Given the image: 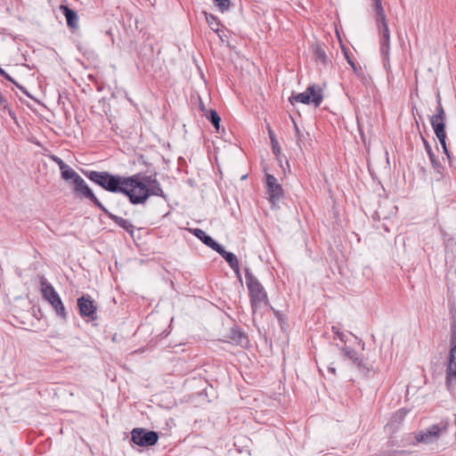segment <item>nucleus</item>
Masks as SVG:
<instances>
[{"instance_id": "obj_24", "label": "nucleus", "mask_w": 456, "mask_h": 456, "mask_svg": "<svg viewBox=\"0 0 456 456\" xmlns=\"http://www.w3.org/2000/svg\"><path fill=\"white\" fill-rule=\"evenodd\" d=\"M205 16H206V20H207L209 28L213 31L218 32L219 31L220 23L217 20L216 17L214 16L213 14H210V13H208V12H205Z\"/></svg>"}, {"instance_id": "obj_18", "label": "nucleus", "mask_w": 456, "mask_h": 456, "mask_svg": "<svg viewBox=\"0 0 456 456\" xmlns=\"http://www.w3.org/2000/svg\"><path fill=\"white\" fill-rule=\"evenodd\" d=\"M372 7L376 14L377 26L379 24L387 23L386 14L382 7L381 0H371Z\"/></svg>"}, {"instance_id": "obj_17", "label": "nucleus", "mask_w": 456, "mask_h": 456, "mask_svg": "<svg viewBox=\"0 0 456 456\" xmlns=\"http://www.w3.org/2000/svg\"><path fill=\"white\" fill-rule=\"evenodd\" d=\"M220 256H222L224 260L228 263L231 268L237 267V264H239L237 256L229 251H226L222 245H218V247L215 249Z\"/></svg>"}, {"instance_id": "obj_37", "label": "nucleus", "mask_w": 456, "mask_h": 456, "mask_svg": "<svg viewBox=\"0 0 456 456\" xmlns=\"http://www.w3.org/2000/svg\"><path fill=\"white\" fill-rule=\"evenodd\" d=\"M336 334L337 336L338 337V338L341 340V341H345L344 338H345V335L340 332V331H336Z\"/></svg>"}, {"instance_id": "obj_33", "label": "nucleus", "mask_w": 456, "mask_h": 456, "mask_svg": "<svg viewBox=\"0 0 456 456\" xmlns=\"http://www.w3.org/2000/svg\"><path fill=\"white\" fill-rule=\"evenodd\" d=\"M232 269L235 273V274H236L237 278L239 279V281H241V274H240L239 264H237V267H234V268H232Z\"/></svg>"}, {"instance_id": "obj_5", "label": "nucleus", "mask_w": 456, "mask_h": 456, "mask_svg": "<svg viewBox=\"0 0 456 456\" xmlns=\"http://www.w3.org/2000/svg\"><path fill=\"white\" fill-rule=\"evenodd\" d=\"M159 434L156 431L135 428L131 431V441L142 447L152 446L158 443Z\"/></svg>"}, {"instance_id": "obj_27", "label": "nucleus", "mask_w": 456, "mask_h": 456, "mask_svg": "<svg viewBox=\"0 0 456 456\" xmlns=\"http://www.w3.org/2000/svg\"><path fill=\"white\" fill-rule=\"evenodd\" d=\"M0 105L2 106V109L4 111H6L8 115L15 119V114L14 112L10 109L7 99L0 93Z\"/></svg>"}, {"instance_id": "obj_26", "label": "nucleus", "mask_w": 456, "mask_h": 456, "mask_svg": "<svg viewBox=\"0 0 456 456\" xmlns=\"http://www.w3.org/2000/svg\"><path fill=\"white\" fill-rule=\"evenodd\" d=\"M430 124L435 133L437 132H445V124L444 120H436L430 118Z\"/></svg>"}, {"instance_id": "obj_7", "label": "nucleus", "mask_w": 456, "mask_h": 456, "mask_svg": "<svg viewBox=\"0 0 456 456\" xmlns=\"http://www.w3.org/2000/svg\"><path fill=\"white\" fill-rule=\"evenodd\" d=\"M446 425L435 424L425 430L419 432L415 438L419 443L430 444L436 441L441 434L446 433Z\"/></svg>"}, {"instance_id": "obj_4", "label": "nucleus", "mask_w": 456, "mask_h": 456, "mask_svg": "<svg viewBox=\"0 0 456 456\" xmlns=\"http://www.w3.org/2000/svg\"><path fill=\"white\" fill-rule=\"evenodd\" d=\"M322 89L316 85L309 86L303 93H292L291 96L289 97V102L291 104L301 102L304 104H314V107H319L322 102Z\"/></svg>"}, {"instance_id": "obj_13", "label": "nucleus", "mask_w": 456, "mask_h": 456, "mask_svg": "<svg viewBox=\"0 0 456 456\" xmlns=\"http://www.w3.org/2000/svg\"><path fill=\"white\" fill-rule=\"evenodd\" d=\"M101 210L115 224H117L119 227L124 229L126 232H127L130 235L133 236L134 232V226L126 219L118 216L117 215H114L110 213L104 206L103 208H101Z\"/></svg>"}, {"instance_id": "obj_14", "label": "nucleus", "mask_w": 456, "mask_h": 456, "mask_svg": "<svg viewBox=\"0 0 456 456\" xmlns=\"http://www.w3.org/2000/svg\"><path fill=\"white\" fill-rule=\"evenodd\" d=\"M61 13L66 18L67 25L69 28H78V15L76 11L70 9L66 4H61L59 7Z\"/></svg>"}, {"instance_id": "obj_31", "label": "nucleus", "mask_w": 456, "mask_h": 456, "mask_svg": "<svg viewBox=\"0 0 456 456\" xmlns=\"http://www.w3.org/2000/svg\"><path fill=\"white\" fill-rule=\"evenodd\" d=\"M435 134H436V136L437 137L440 144H444V142L446 141V133L445 132H437Z\"/></svg>"}, {"instance_id": "obj_6", "label": "nucleus", "mask_w": 456, "mask_h": 456, "mask_svg": "<svg viewBox=\"0 0 456 456\" xmlns=\"http://www.w3.org/2000/svg\"><path fill=\"white\" fill-rule=\"evenodd\" d=\"M72 186L73 191L77 195V197L91 200L94 203V205L97 207L100 210L101 208H103L102 203L98 200V198L94 195L91 188L87 185V183L81 176L78 179H76V182H74Z\"/></svg>"}, {"instance_id": "obj_2", "label": "nucleus", "mask_w": 456, "mask_h": 456, "mask_svg": "<svg viewBox=\"0 0 456 456\" xmlns=\"http://www.w3.org/2000/svg\"><path fill=\"white\" fill-rule=\"evenodd\" d=\"M245 280L247 288L248 289V296L250 299L252 313L253 315H255L257 311V308L262 304L269 305V299L264 286L261 284L258 279L251 273L248 267L245 268Z\"/></svg>"}, {"instance_id": "obj_36", "label": "nucleus", "mask_w": 456, "mask_h": 456, "mask_svg": "<svg viewBox=\"0 0 456 456\" xmlns=\"http://www.w3.org/2000/svg\"><path fill=\"white\" fill-rule=\"evenodd\" d=\"M276 144H277V142H275V144H274V142L273 143V153H274L275 155H277V154H278V152H280V149L277 147V145H276Z\"/></svg>"}, {"instance_id": "obj_40", "label": "nucleus", "mask_w": 456, "mask_h": 456, "mask_svg": "<svg viewBox=\"0 0 456 456\" xmlns=\"http://www.w3.org/2000/svg\"><path fill=\"white\" fill-rule=\"evenodd\" d=\"M444 154L446 155V157L451 159V154H450V151L448 150V148H446V150H443Z\"/></svg>"}, {"instance_id": "obj_41", "label": "nucleus", "mask_w": 456, "mask_h": 456, "mask_svg": "<svg viewBox=\"0 0 456 456\" xmlns=\"http://www.w3.org/2000/svg\"><path fill=\"white\" fill-rule=\"evenodd\" d=\"M328 370H329V371H330V372H331V373H333V374H335V372H336L335 368H334V367H332V366H329V367H328Z\"/></svg>"}, {"instance_id": "obj_25", "label": "nucleus", "mask_w": 456, "mask_h": 456, "mask_svg": "<svg viewBox=\"0 0 456 456\" xmlns=\"http://www.w3.org/2000/svg\"><path fill=\"white\" fill-rule=\"evenodd\" d=\"M437 107L436 113L431 117V118L436 120H444L445 119V112L441 103L440 94H437Z\"/></svg>"}, {"instance_id": "obj_39", "label": "nucleus", "mask_w": 456, "mask_h": 456, "mask_svg": "<svg viewBox=\"0 0 456 456\" xmlns=\"http://www.w3.org/2000/svg\"><path fill=\"white\" fill-rule=\"evenodd\" d=\"M348 63L354 70H356V65L354 61L348 59Z\"/></svg>"}, {"instance_id": "obj_11", "label": "nucleus", "mask_w": 456, "mask_h": 456, "mask_svg": "<svg viewBox=\"0 0 456 456\" xmlns=\"http://www.w3.org/2000/svg\"><path fill=\"white\" fill-rule=\"evenodd\" d=\"M377 27L379 34L380 53L386 64L390 50V31L387 23L379 24Z\"/></svg>"}, {"instance_id": "obj_1", "label": "nucleus", "mask_w": 456, "mask_h": 456, "mask_svg": "<svg viewBox=\"0 0 456 456\" xmlns=\"http://www.w3.org/2000/svg\"><path fill=\"white\" fill-rule=\"evenodd\" d=\"M85 175L95 184L107 191L121 193L127 197L132 205L144 204L151 196H158L167 200L156 175H145L137 173L130 176L113 175L107 171L88 170Z\"/></svg>"}, {"instance_id": "obj_3", "label": "nucleus", "mask_w": 456, "mask_h": 456, "mask_svg": "<svg viewBox=\"0 0 456 456\" xmlns=\"http://www.w3.org/2000/svg\"><path fill=\"white\" fill-rule=\"evenodd\" d=\"M40 286L42 297L53 306L58 316L66 320L67 312L60 296L44 276L40 277Z\"/></svg>"}, {"instance_id": "obj_19", "label": "nucleus", "mask_w": 456, "mask_h": 456, "mask_svg": "<svg viewBox=\"0 0 456 456\" xmlns=\"http://www.w3.org/2000/svg\"><path fill=\"white\" fill-rule=\"evenodd\" d=\"M61 176L65 181H71V184L76 182V179L79 178L80 175L69 165H65L63 168L61 169Z\"/></svg>"}, {"instance_id": "obj_44", "label": "nucleus", "mask_w": 456, "mask_h": 456, "mask_svg": "<svg viewBox=\"0 0 456 456\" xmlns=\"http://www.w3.org/2000/svg\"><path fill=\"white\" fill-rule=\"evenodd\" d=\"M0 74H4V70L0 67Z\"/></svg>"}, {"instance_id": "obj_23", "label": "nucleus", "mask_w": 456, "mask_h": 456, "mask_svg": "<svg viewBox=\"0 0 456 456\" xmlns=\"http://www.w3.org/2000/svg\"><path fill=\"white\" fill-rule=\"evenodd\" d=\"M232 339H233L237 344L240 345H243L248 342L247 336L240 330H232Z\"/></svg>"}, {"instance_id": "obj_32", "label": "nucleus", "mask_w": 456, "mask_h": 456, "mask_svg": "<svg viewBox=\"0 0 456 456\" xmlns=\"http://www.w3.org/2000/svg\"><path fill=\"white\" fill-rule=\"evenodd\" d=\"M51 159L59 166L60 169L63 168L66 163L59 157L53 155Z\"/></svg>"}, {"instance_id": "obj_34", "label": "nucleus", "mask_w": 456, "mask_h": 456, "mask_svg": "<svg viewBox=\"0 0 456 456\" xmlns=\"http://www.w3.org/2000/svg\"><path fill=\"white\" fill-rule=\"evenodd\" d=\"M270 307H271V309L273 310V314H275V316L277 317V319H278L280 322H281V321H282V315H281V314L279 311H277V310L273 309L272 306H270Z\"/></svg>"}, {"instance_id": "obj_16", "label": "nucleus", "mask_w": 456, "mask_h": 456, "mask_svg": "<svg viewBox=\"0 0 456 456\" xmlns=\"http://www.w3.org/2000/svg\"><path fill=\"white\" fill-rule=\"evenodd\" d=\"M191 232L213 250H215L219 245V243L216 242L211 236L207 234L203 230L200 228L191 229Z\"/></svg>"}, {"instance_id": "obj_21", "label": "nucleus", "mask_w": 456, "mask_h": 456, "mask_svg": "<svg viewBox=\"0 0 456 456\" xmlns=\"http://www.w3.org/2000/svg\"><path fill=\"white\" fill-rule=\"evenodd\" d=\"M314 55L317 61H320L322 63L326 64L328 61V57L326 55L325 51L320 45H314L313 46Z\"/></svg>"}, {"instance_id": "obj_15", "label": "nucleus", "mask_w": 456, "mask_h": 456, "mask_svg": "<svg viewBox=\"0 0 456 456\" xmlns=\"http://www.w3.org/2000/svg\"><path fill=\"white\" fill-rule=\"evenodd\" d=\"M421 140L423 142L426 152L428 155L432 167L436 171V173L442 174L444 167H443L440 160L438 159V158L435 155V153L431 148V145L429 144L428 140L422 135H421Z\"/></svg>"}, {"instance_id": "obj_42", "label": "nucleus", "mask_w": 456, "mask_h": 456, "mask_svg": "<svg viewBox=\"0 0 456 456\" xmlns=\"http://www.w3.org/2000/svg\"><path fill=\"white\" fill-rule=\"evenodd\" d=\"M441 146H442L443 150H446V148H448L447 144H446V141L444 142V144H441Z\"/></svg>"}, {"instance_id": "obj_12", "label": "nucleus", "mask_w": 456, "mask_h": 456, "mask_svg": "<svg viewBox=\"0 0 456 456\" xmlns=\"http://www.w3.org/2000/svg\"><path fill=\"white\" fill-rule=\"evenodd\" d=\"M341 353L346 359L352 362V364L359 371H362V372L369 371V368L364 363L363 360L358 356V354L354 349H353L351 347H342Z\"/></svg>"}, {"instance_id": "obj_20", "label": "nucleus", "mask_w": 456, "mask_h": 456, "mask_svg": "<svg viewBox=\"0 0 456 456\" xmlns=\"http://www.w3.org/2000/svg\"><path fill=\"white\" fill-rule=\"evenodd\" d=\"M451 313V330H450V346L456 344V310L452 308L450 310Z\"/></svg>"}, {"instance_id": "obj_9", "label": "nucleus", "mask_w": 456, "mask_h": 456, "mask_svg": "<svg viewBox=\"0 0 456 456\" xmlns=\"http://www.w3.org/2000/svg\"><path fill=\"white\" fill-rule=\"evenodd\" d=\"M77 306L82 317H88L90 321H95L97 319V308L90 296L84 295L77 298Z\"/></svg>"}, {"instance_id": "obj_29", "label": "nucleus", "mask_w": 456, "mask_h": 456, "mask_svg": "<svg viewBox=\"0 0 456 456\" xmlns=\"http://www.w3.org/2000/svg\"><path fill=\"white\" fill-rule=\"evenodd\" d=\"M2 77H4L5 79H7L8 81L12 82V84H14L18 88H20L21 91L25 92V89L23 86H21L20 85H19L9 74H7L5 71H4V74H0Z\"/></svg>"}, {"instance_id": "obj_43", "label": "nucleus", "mask_w": 456, "mask_h": 456, "mask_svg": "<svg viewBox=\"0 0 456 456\" xmlns=\"http://www.w3.org/2000/svg\"><path fill=\"white\" fill-rule=\"evenodd\" d=\"M332 331L336 334V331H339L336 327H332Z\"/></svg>"}, {"instance_id": "obj_22", "label": "nucleus", "mask_w": 456, "mask_h": 456, "mask_svg": "<svg viewBox=\"0 0 456 456\" xmlns=\"http://www.w3.org/2000/svg\"><path fill=\"white\" fill-rule=\"evenodd\" d=\"M207 118L210 121V123L214 126L216 130L218 132L220 128V121L221 118L217 112L215 110H210L208 114L206 115Z\"/></svg>"}, {"instance_id": "obj_38", "label": "nucleus", "mask_w": 456, "mask_h": 456, "mask_svg": "<svg viewBox=\"0 0 456 456\" xmlns=\"http://www.w3.org/2000/svg\"><path fill=\"white\" fill-rule=\"evenodd\" d=\"M268 132H269V135L272 140V142L273 143L274 142L273 132L270 128L268 129Z\"/></svg>"}, {"instance_id": "obj_28", "label": "nucleus", "mask_w": 456, "mask_h": 456, "mask_svg": "<svg viewBox=\"0 0 456 456\" xmlns=\"http://www.w3.org/2000/svg\"><path fill=\"white\" fill-rule=\"evenodd\" d=\"M214 3L222 12L230 9V0H214Z\"/></svg>"}, {"instance_id": "obj_10", "label": "nucleus", "mask_w": 456, "mask_h": 456, "mask_svg": "<svg viewBox=\"0 0 456 456\" xmlns=\"http://www.w3.org/2000/svg\"><path fill=\"white\" fill-rule=\"evenodd\" d=\"M268 200L273 204L278 202L283 195L281 185L278 183L276 177L273 175H265Z\"/></svg>"}, {"instance_id": "obj_35", "label": "nucleus", "mask_w": 456, "mask_h": 456, "mask_svg": "<svg viewBox=\"0 0 456 456\" xmlns=\"http://www.w3.org/2000/svg\"><path fill=\"white\" fill-rule=\"evenodd\" d=\"M294 126H295V133L297 137V141H300V131L295 122H294Z\"/></svg>"}, {"instance_id": "obj_30", "label": "nucleus", "mask_w": 456, "mask_h": 456, "mask_svg": "<svg viewBox=\"0 0 456 456\" xmlns=\"http://www.w3.org/2000/svg\"><path fill=\"white\" fill-rule=\"evenodd\" d=\"M407 413H408V410H406V409H400L399 411H397L395 413L394 418L395 419L402 420V419H403V418L406 416Z\"/></svg>"}, {"instance_id": "obj_8", "label": "nucleus", "mask_w": 456, "mask_h": 456, "mask_svg": "<svg viewBox=\"0 0 456 456\" xmlns=\"http://www.w3.org/2000/svg\"><path fill=\"white\" fill-rule=\"evenodd\" d=\"M445 380L449 388L456 385V343L450 346L446 361Z\"/></svg>"}]
</instances>
